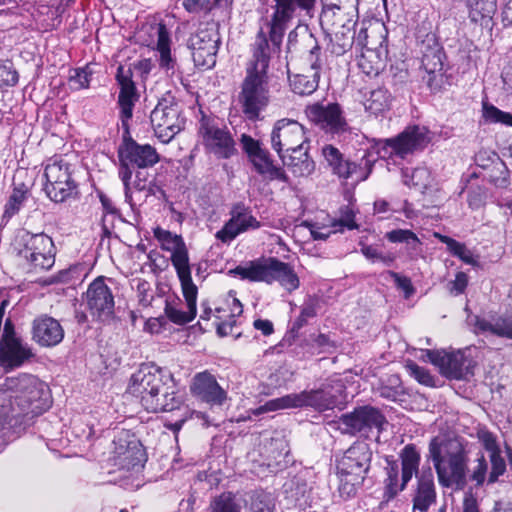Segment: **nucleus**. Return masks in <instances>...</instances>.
<instances>
[{"instance_id": "nucleus-1", "label": "nucleus", "mask_w": 512, "mask_h": 512, "mask_svg": "<svg viewBox=\"0 0 512 512\" xmlns=\"http://www.w3.org/2000/svg\"><path fill=\"white\" fill-rule=\"evenodd\" d=\"M273 14L267 22L268 33L260 29L253 44L252 60L247 68L267 70L270 62L271 50L280 51L288 24L294 17L297 8L304 10L312 16L316 0H274Z\"/></svg>"}, {"instance_id": "nucleus-2", "label": "nucleus", "mask_w": 512, "mask_h": 512, "mask_svg": "<svg viewBox=\"0 0 512 512\" xmlns=\"http://www.w3.org/2000/svg\"><path fill=\"white\" fill-rule=\"evenodd\" d=\"M439 483L444 487L464 486L466 483L467 454L457 439L439 440L434 437L429 444Z\"/></svg>"}, {"instance_id": "nucleus-3", "label": "nucleus", "mask_w": 512, "mask_h": 512, "mask_svg": "<svg viewBox=\"0 0 512 512\" xmlns=\"http://www.w3.org/2000/svg\"><path fill=\"white\" fill-rule=\"evenodd\" d=\"M372 450L366 442L357 441L336 461L338 491L343 498L354 496L370 470Z\"/></svg>"}, {"instance_id": "nucleus-4", "label": "nucleus", "mask_w": 512, "mask_h": 512, "mask_svg": "<svg viewBox=\"0 0 512 512\" xmlns=\"http://www.w3.org/2000/svg\"><path fill=\"white\" fill-rule=\"evenodd\" d=\"M5 386L13 392L18 417L23 415L33 418L50 407L49 387L34 375L21 374L18 377L7 378Z\"/></svg>"}, {"instance_id": "nucleus-5", "label": "nucleus", "mask_w": 512, "mask_h": 512, "mask_svg": "<svg viewBox=\"0 0 512 512\" xmlns=\"http://www.w3.org/2000/svg\"><path fill=\"white\" fill-rule=\"evenodd\" d=\"M228 274L250 282H278L289 293L300 285L299 277L292 266L275 257L249 261L245 266L239 265L229 270Z\"/></svg>"}, {"instance_id": "nucleus-6", "label": "nucleus", "mask_w": 512, "mask_h": 512, "mask_svg": "<svg viewBox=\"0 0 512 512\" xmlns=\"http://www.w3.org/2000/svg\"><path fill=\"white\" fill-rule=\"evenodd\" d=\"M118 176L124 186L125 201L131 204V178L137 168H151L160 160L156 149L149 144H139L126 131L118 147Z\"/></svg>"}, {"instance_id": "nucleus-7", "label": "nucleus", "mask_w": 512, "mask_h": 512, "mask_svg": "<svg viewBox=\"0 0 512 512\" xmlns=\"http://www.w3.org/2000/svg\"><path fill=\"white\" fill-rule=\"evenodd\" d=\"M113 443L114 450L110 460L115 467L114 472H119L123 479H129L140 473L147 460L140 440L128 431H121L114 438Z\"/></svg>"}, {"instance_id": "nucleus-8", "label": "nucleus", "mask_w": 512, "mask_h": 512, "mask_svg": "<svg viewBox=\"0 0 512 512\" xmlns=\"http://www.w3.org/2000/svg\"><path fill=\"white\" fill-rule=\"evenodd\" d=\"M267 70L246 68V76L241 84L239 101L244 114L249 120L259 118L271 98Z\"/></svg>"}, {"instance_id": "nucleus-9", "label": "nucleus", "mask_w": 512, "mask_h": 512, "mask_svg": "<svg viewBox=\"0 0 512 512\" xmlns=\"http://www.w3.org/2000/svg\"><path fill=\"white\" fill-rule=\"evenodd\" d=\"M15 249L35 270H48L55 263L54 243L45 233L22 230L15 238Z\"/></svg>"}, {"instance_id": "nucleus-10", "label": "nucleus", "mask_w": 512, "mask_h": 512, "mask_svg": "<svg viewBox=\"0 0 512 512\" xmlns=\"http://www.w3.org/2000/svg\"><path fill=\"white\" fill-rule=\"evenodd\" d=\"M300 49L303 53H307L306 59L311 71L308 74L289 75V83L294 93L304 96L312 94L318 88L323 64L319 42L307 28L304 29L300 39Z\"/></svg>"}, {"instance_id": "nucleus-11", "label": "nucleus", "mask_w": 512, "mask_h": 512, "mask_svg": "<svg viewBox=\"0 0 512 512\" xmlns=\"http://www.w3.org/2000/svg\"><path fill=\"white\" fill-rule=\"evenodd\" d=\"M155 136L162 143H169L185 126L182 110L171 94L161 98L150 115Z\"/></svg>"}, {"instance_id": "nucleus-12", "label": "nucleus", "mask_w": 512, "mask_h": 512, "mask_svg": "<svg viewBox=\"0 0 512 512\" xmlns=\"http://www.w3.org/2000/svg\"><path fill=\"white\" fill-rule=\"evenodd\" d=\"M163 381H171V375L154 364H142L131 376L128 392L140 400L144 408L158 407L153 393L162 388Z\"/></svg>"}, {"instance_id": "nucleus-13", "label": "nucleus", "mask_w": 512, "mask_h": 512, "mask_svg": "<svg viewBox=\"0 0 512 512\" xmlns=\"http://www.w3.org/2000/svg\"><path fill=\"white\" fill-rule=\"evenodd\" d=\"M430 141L428 130L418 125L409 126L395 137L383 140L379 144L378 154L385 157L406 158L422 150Z\"/></svg>"}, {"instance_id": "nucleus-14", "label": "nucleus", "mask_w": 512, "mask_h": 512, "mask_svg": "<svg viewBox=\"0 0 512 512\" xmlns=\"http://www.w3.org/2000/svg\"><path fill=\"white\" fill-rule=\"evenodd\" d=\"M424 353L446 378L468 380L474 375L476 362L465 351L424 350Z\"/></svg>"}, {"instance_id": "nucleus-15", "label": "nucleus", "mask_w": 512, "mask_h": 512, "mask_svg": "<svg viewBox=\"0 0 512 512\" xmlns=\"http://www.w3.org/2000/svg\"><path fill=\"white\" fill-rule=\"evenodd\" d=\"M198 134L205 149L219 159H228L237 152L231 133L225 127L219 126L214 118L203 116Z\"/></svg>"}, {"instance_id": "nucleus-16", "label": "nucleus", "mask_w": 512, "mask_h": 512, "mask_svg": "<svg viewBox=\"0 0 512 512\" xmlns=\"http://www.w3.org/2000/svg\"><path fill=\"white\" fill-rule=\"evenodd\" d=\"M220 36L217 29L211 25L200 27L188 40L194 64L204 70L211 69L216 64Z\"/></svg>"}, {"instance_id": "nucleus-17", "label": "nucleus", "mask_w": 512, "mask_h": 512, "mask_svg": "<svg viewBox=\"0 0 512 512\" xmlns=\"http://www.w3.org/2000/svg\"><path fill=\"white\" fill-rule=\"evenodd\" d=\"M385 422L386 419L381 411L369 405L357 407L339 418L342 432L350 435L368 436L373 429L382 430Z\"/></svg>"}, {"instance_id": "nucleus-18", "label": "nucleus", "mask_w": 512, "mask_h": 512, "mask_svg": "<svg viewBox=\"0 0 512 512\" xmlns=\"http://www.w3.org/2000/svg\"><path fill=\"white\" fill-rule=\"evenodd\" d=\"M308 119L320 130L331 135H340L349 130V125L338 103L320 102L308 105L305 109Z\"/></svg>"}, {"instance_id": "nucleus-19", "label": "nucleus", "mask_w": 512, "mask_h": 512, "mask_svg": "<svg viewBox=\"0 0 512 512\" xmlns=\"http://www.w3.org/2000/svg\"><path fill=\"white\" fill-rule=\"evenodd\" d=\"M242 149L247 154L256 172L270 179H277L287 182L288 178L284 170L276 167L270 157L268 150L262 147L260 141L247 134H242L240 139Z\"/></svg>"}, {"instance_id": "nucleus-20", "label": "nucleus", "mask_w": 512, "mask_h": 512, "mask_svg": "<svg viewBox=\"0 0 512 512\" xmlns=\"http://www.w3.org/2000/svg\"><path fill=\"white\" fill-rule=\"evenodd\" d=\"M307 144L304 127L295 120H278L271 133V146L279 157Z\"/></svg>"}, {"instance_id": "nucleus-21", "label": "nucleus", "mask_w": 512, "mask_h": 512, "mask_svg": "<svg viewBox=\"0 0 512 512\" xmlns=\"http://www.w3.org/2000/svg\"><path fill=\"white\" fill-rule=\"evenodd\" d=\"M153 235L162 250L171 252V262L178 278L191 277L188 249L182 236L161 227L154 228Z\"/></svg>"}, {"instance_id": "nucleus-22", "label": "nucleus", "mask_w": 512, "mask_h": 512, "mask_svg": "<svg viewBox=\"0 0 512 512\" xmlns=\"http://www.w3.org/2000/svg\"><path fill=\"white\" fill-rule=\"evenodd\" d=\"M86 301L91 315L98 321L109 323L114 317V296L103 277L96 278L88 287Z\"/></svg>"}, {"instance_id": "nucleus-23", "label": "nucleus", "mask_w": 512, "mask_h": 512, "mask_svg": "<svg viewBox=\"0 0 512 512\" xmlns=\"http://www.w3.org/2000/svg\"><path fill=\"white\" fill-rule=\"evenodd\" d=\"M284 402L289 408L310 407L318 412L331 410L340 404L339 396L332 388L304 390L300 393L284 396Z\"/></svg>"}, {"instance_id": "nucleus-24", "label": "nucleus", "mask_w": 512, "mask_h": 512, "mask_svg": "<svg viewBox=\"0 0 512 512\" xmlns=\"http://www.w3.org/2000/svg\"><path fill=\"white\" fill-rule=\"evenodd\" d=\"M32 356L31 349L15 336L11 321L6 320L4 333L0 339V366L13 369L21 366Z\"/></svg>"}, {"instance_id": "nucleus-25", "label": "nucleus", "mask_w": 512, "mask_h": 512, "mask_svg": "<svg viewBox=\"0 0 512 512\" xmlns=\"http://www.w3.org/2000/svg\"><path fill=\"white\" fill-rule=\"evenodd\" d=\"M231 218L217 231L215 237L223 243H230L239 234L249 229L260 228V222L250 214L249 209L241 202L236 203L231 212Z\"/></svg>"}, {"instance_id": "nucleus-26", "label": "nucleus", "mask_w": 512, "mask_h": 512, "mask_svg": "<svg viewBox=\"0 0 512 512\" xmlns=\"http://www.w3.org/2000/svg\"><path fill=\"white\" fill-rule=\"evenodd\" d=\"M158 390L159 391L156 393H153L154 398L158 400V407L145 409L149 412L155 413L170 412L174 410L181 411V418L168 426L173 432H178L190 417V411L187 406L183 405L182 398L176 395L172 377L171 381H163L162 388H159Z\"/></svg>"}, {"instance_id": "nucleus-27", "label": "nucleus", "mask_w": 512, "mask_h": 512, "mask_svg": "<svg viewBox=\"0 0 512 512\" xmlns=\"http://www.w3.org/2000/svg\"><path fill=\"white\" fill-rule=\"evenodd\" d=\"M116 80L120 86L118 104L120 106V117L122 126L129 134L128 121L132 118L134 103L138 98L136 86L132 81V72L123 66L117 68Z\"/></svg>"}, {"instance_id": "nucleus-28", "label": "nucleus", "mask_w": 512, "mask_h": 512, "mask_svg": "<svg viewBox=\"0 0 512 512\" xmlns=\"http://www.w3.org/2000/svg\"><path fill=\"white\" fill-rule=\"evenodd\" d=\"M179 280L188 311L184 312L178 309L173 303L166 301L165 314L171 322L177 325H184L191 322L196 317L197 287L193 283L192 277L179 278Z\"/></svg>"}, {"instance_id": "nucleus-29", "label": "nucleus", "mask_w": 512, "mask_h": 512, "mask_svg": "<svg viewBox=\"0 0 512 512\" xmlns=\"http://www.w3.org/2000/svg\"><path fill=\"white\" fill-rule=\"evenodd\" d=\"M32 338L42 347H53L64 338V330L58 320L41 315L32 323Z\"/></svg>"}, {"instance_id": "nucleus-30", "label": "nucleus", "mask_w": 512, "mask_h": 512, "mask_svg": "<svg viewBox=\"0 0 512 512\" xmlns=\"http://www.w3.org/2000/svg\"><path fill=\"white\" fill-rule=\"evenodd\" d=\"M191 392L210 404L222 405L226 400V392L218 384L216 378L208 372L198 373L194 376Z\"/></svg>"}, {"instance_id": "nucleus-31", "label": "nucleus", "mask_w": 512, "mask_h": 512, "mask_svg": "<svg viewBox=\"0 0 512 512\" xmlns=\"http://www.w3.org/2000/svg\"><path fill=\"white\" fill-rule=\"evenodd\" d=\"M478 439L484 448L490 452L491 471L488 475V483H495L499 476L503 475L506 471V462L500 454V449L497 445L495 436L487 430H479Z\"/></svg>"}, {"instance_id": "nucleus-32", "label": "nucleus", "mask_w": 512, "mask_h": 512, "mask_svg": "<svg viewBox=\"0 0 512 512\" xmlns=\"http://www.w3.org/2000/svg\"><path fill=\"white\" fill-rule=\"evenodd\" d=\"M283 164L297 177L309 176L315 169V163L308 154V145H303L280 156Z\"/></svg>"}, {"instance_id": "nucleus-33", "label": "nucleus", "mask_w": 512, "mask_h": 512, "mask_svg": "<svg viewBox=\"0 0 512 512\" xmlns=\"http://www.w3.org/2000/svg\"><path fill=\"white\" fill-rule=\"evenodd\" d=\"M418 478L417 489L413 497V508L426 512L436 500L434 476L430 468L423 471Z\"/></svg>"}, {"instance_id": "nucleus-34", "label": "nucleus", "mask_w": 512, "mask_h": 512, "mask_svg": "<svg viewBox=\"0 0 512 512\" xmlns=\"http://www.w3.org/2000/svg\"><path fill=\"white\" fill-rule=\"evenodd\" d=\"M356 22L353 19H347L345 23L333 28L330 31L334 34L330 37L331 52L335 55H343L353 46L355 39L354 26Z\"/></svg>"}, {"instance_id": "nucleus-35", "label": "nucleus", "mask_w": 512, "mask_h": 512, "mask_svg": "<svg viewBox=\"0 0 512 512\" xmlns=\"http://www.w3.org/2000/svg\"><path fill=\"white\" fill-rule=\"evenodd\" d=\"M496 11L497 0H475L470 7L469 18L472 22L491 29Z\"/></svg>"}, {"instance_id": "nucleus-36", "label": "nucleus", "mask_w": 512, "mask_h": 512, "mask_svg": "<svg viewBox=\"0 0 512 512\" xmlns=\"http://www.w3.org/2000/svg\"><path fill=\"white\" fill-rule=\"evenodd\" d=\"M475 328L481 332H490L499 337L512 339V314L500 316L493 323L486 319L475 317Z\"/></svg>"}, {"instance_id": "nucleus-37", "label": "nucleus", "mask_w": 512, "mask_h": 512, "mask_svg": "<svg viewBox=\"0 0 512 512\" xmlns=\"http://www.w3.org/2000/svg\"><path fill=\"white\" fill-rule=\"evenodd\" d=\"M369 38L370 36H366V43L364 44L365 51L362 57L364 61L372 63L371 69L366 71V73L378 75L386 65L388 50L387 47L383 45V41H381L377 47H374Z\"/></svg>"}, {"instance_id": "nucleus-38", "label": "nucleus", "mask_w": 512, "mask_h": 512, "mask_svg": "<svg viewBox=\"0 0 512 512\" xmlns=\"http://www.w3.org/2000/svg\"><path fill=\"white\" fill-rule=\"evenodd\" d=\"M402 474L401 488H406L414 473L418 472L420 463V454L413 444L406 445L400 454Z\"/></svg>"}, {"instance_id": "nucleus-39", "label": "nucleus", "mask_w": 512, "mask_h": 512, "mask_svg": "<svg viewBox=\"0 0 512 512\" xmlns=\"http://www.w3.org/2000/svg\"><path fill=\"white\" fill-rule=\"evenodd\" d=\"M431 40L432 45L423 43L421 48V66L429 75L441 72L443 69V52L434 38Z\"/></svg>"}, {"instance_id": "nucleus-40", "label": "nucleus", "mask_w": 512, "mask_h": 512, "mask_svg": "<svg viewBox=\"0 0 512 512\" xmlns=\"http://www.w3.org/2000/svg\"><path fill=\"white\" fill-rule=\"evenodd\" d=\"M401 174L402 181L406 186L418 189L422 193L431 186L433 181L431 172L426 167L402 169Z\"/></svg>"}, {"instance_id": "nucleus-41", "label": "nucleus", "mask_w": 512, "mask_h": 512, "mask_svg": "<svg viewBox=\"0 0 512 512\" xmlns=\"http://www.w3.org/2000/svg\"><path fill=\"white\" fill-rule=\"evenodd\" d=\"M322 12L320 15V23L321 26H327L329 30L333 28H338V26L342 25L346 22L347 19H352L348 17V13H345L343 8L335 3H328L327 0H322Z\"/></svg>"}, {"instance_id": "nucleus-42", "label": "nucleus", "mask_w": 512, "mask_h": 512, "mask_svg": "<svg viewBox=\"0 0 512 512\" xmlns=\"http://www.w3.org/2000/svg\"><path fill=\"white\" fill-rule=\"evenodd\" d=\"M45 192L47 196L56 203H62L68 199H75L79 194L78 184L73 178L55 185H45Z\"/></svg>"}, {"instance_id": "nucleus-43", "label": "nucleus", "mask_w": 512, "mask_h": 512, "mask_svg": "<svg viewBox=\"0 0 512 512\" xmlns=\"http://www.w3.org/2000/svg\"><path fill=\"white\" fill-rule=\"evenodd\" d=\"M386 478L384 480V497L387 500H391L397 496L400 491L405 488H401V484H398L399 466L396 460L391 457H386Z\"/></svg>"}, {"instance_id": "nucleus-44", "label": "nucleus", "mask_w": 512, "mask_h": 512, "mask_svg": "<svg viewBox=\"0 0 512 512\" xmlns=\"http://www.w3.org/2000/svg\"><path fill=\"white\" fill-rule=\"evenodd\" d=\"M392 96L385 88L379 87L370 92L365 101V109L373 115L381 114L390 109Z\"/></svg>"}, {"instance_id": "nucleus-45", "label": "nucleus", "mask_w": 512, "mask_h": 512, "mask_svg": "<svg viewBox=\"0 0 512 512\" xmlns=\"http://www.w3.org/2000/svg\"><path fill=\"white\" fill-rule=\"evenodd\" d=\"M46 185H55L72 179L71 165L63 160H54L48 163L44 172Z\"/></svg>"}, {"instance_id": "nucleus-46", "label": "nucleus", "mask_w": 512, "mask_h": 512, "mask_svg": "<svg viewBox=\"0 0 512 512\" xmlns=\"http://www.w3.org/2000/svg\"><path fill=\"white\" fill-rule=\"evenodd\" d=\"M210 512H241V505L233 493L224 492L213 499Z\"/></svg>"}, {"instance_id": "nucleus-47", "label": "nucleus", "mask_w": 512, "mask_h": 512, "mask_svg": "<svg viewBox=\"0 0 512 512\" xmlns=\"http://www.w3.org/2000/svg\"><path fill=\"white\" fill-rule=\"evenodd\" d=\"M149 168H137L134 170V180H131V190L147 192V195L154 194V180L148 171Z\"/></svg>"}, {"instance_id": "nucleus-48", "label": "nucleus", "mask_w": 512, "mask_h": 512, "mask_svg": "<svg viewBox=\"0 0 512 512\" xmlns=\"http://www.w3.org/2000/svg\"><path fill=\"white\" fill-rule=\"evenodd\" d=\"M268 452L270 453L269 457L274 460L276 467L281 468L287 465L288 461L286 458L289 456V448L285 440L271 439ZM268 466L271 467L273 464L269 462Z\"/></svg>"}, {"instance_id": "nucleus-49", "label": "nucleus", "mask_w": 512, "mask_h": 512, "mask_svg": "<svg viewBox=\"0 0 512 512\" xmlns=\"http://www.w3.org/2000/svg\"><path fill=\"white\" fill-rule=\"evenodd\" d=\"M482 115L488 123H501L506 126H512V114L505 112L488 102L482 103Z\"/></svg>"}, {"instance_id": "nucleus-50", "label": "nucleus", "mask_w": 512, "mask_h": 512, "mask_svg": "<svg viewBox=\"0 0 512 512\" xmlns=\"http://www.w3.org/2000/svg\"><path fill=\"white\" fill-rule=\"evenodd\" d=\"M33 185V179L29 176L28 171L26 169H18L13 176L11 192L23 193L24 196L31 198Z\"/></svg>"}, {"instance_id": "nucleus-51", "label": "nucleus", "mask_w": 512, "mask_h": 512, "mask_svg": "<svg viewBox=\"0 0 512 512\" xmlns=\"http://www.w3.org/2000/svg\"><path fill=\"white\" fill-rule=\"evenodd\" d=\"M29 199L30 198L24 196L23 193L11 192L4 205L2 218L9 220L13 216L17 215Z\"/></svg>"}, {"instance_id": "nucleus-52", "label": "nucleus", "mask_w": 512, "mask_h": 512, "mask_svg": "<svg viewBox=\"0 0 512 512\" xmlns=\"http://www.w3.org/2000/svg\"><path fill=\"white\" fill-rule=\"evenodd\" d=\"M380 396L388 400L396 401L404 393L401 380L397 375H391L387 379V384L379 389Z\"/></svg>"}, {"instance_id": "nucleus-53", "label": "nucleus", "mask_w": 512, "mask_h": 512, "mask_svg": "<svg viewBox=\"0 0 512 512\" xmlns=\"http://www.w3.org/2000/svg\"><path fill=\"white\" fill-rule=\"evenodd\" d=\"M386 238L392 243H406L414 250L420 246L418 237L410 230H392L386 234Z\"/></svg>"}, {"instance_id": "nucleus-54", "label": "nucleus", "mask_w": 512, "mask_h": 512, "mask_svg": "<svg viewBox=\"0 0 512 512\" xmlns=\"http://www.w3.org/2000/svg\"><path fill=\"white\" fill-rule=\"evenodd\" d=\"M406 369L410 376L414 377L420 384L434 386V378L426 368L419 366L413 361H408Z\"/></svg>"}, {"instance_id": "nucleus-55", "label": "nucleus", "mask_w": 512, "mask_h": 512, "mask_svg": "<svg viewBox=\"0 0 512 512\" xmlns=\"http://www.w3.org/2000/svg\"><path fill=\"white\" fill-rule=\"evenodd\" d=\"M5 388L0 387V413L12 417H18L17 408L15 406L13 392L4 385Z\"/></svg>"}, {"instance_id": "nucleus-56", "label": "nucleus", "mask_w": 512, "mask_h": 512, "mask_svg": "<svg viewBox=\"0 0 512 512\" xmlns=\"http://www.w3.org/2000/svg\"><path fill=\"white\" fill-rule=\"evenodd\" d=\"M18 82V73L12 62L0 63V87L14 86Z\"/></svg>"}, {"instance_id": "nucleus-57", "label": "nucleus", "mask_w": 512, "mask_h": 512, "mask_svg": "<svg viewBox=\"0 0 512 512\" xmlns=\"http://www.w3.org/2000/svg\"><path fill=\"white\" fill-rule=\"evenodd\" d=\"M362 254L371 261H381L386 266H390L394 260L395 256L393 254H383L376 247L371 245H365L361 248Z\"/></svg>"}, {"instance_id": "nucleus-58", "label": "nucleus", "mask_w": 512, "mask_h": 512, "mask_svg": "<svg viewBox=\"0 0 512 512\" xmlns=\"http://www.w3.org/2000/svg\"><path fill=\"white\" fill-rule=\"evenodd\" d=\"M289 408L288 405H286V402H284V396L276 399H272L268 402H266L264 405L259 406L255 409H250L247 411L248 418H251V415L259 416L261 414H264L266 412L270 411H276L279 409H287Z\"/></svg>"}, {"instance_id": "nucleus-59", "label": "nucleus", "mask_w": 512, "mask_h": 512, "mask_svg": "<svg viewBox=\"0 0 512 512\" xmlns=\"http://www.w3.org/2000/svg\"><path fill=\"white\" fill-rule=\"evenodd\" d=\"M78 271L79 268L77 266H70L67 269L60 270L57 274L50 276L45 280V284L69 283L78 276Z\"/></svg>"}, {"instance_id": "nucleus-60", "label": "nucleus", "mask_w": 512, "mask_h": 512, "mask_svg": "<svg viewBox=\"0 0 512 512\" xmlns=\"http://www.w3.org/2000/svg\"><path fill=\"white\" fill-rule=\"evenodd\" d=\"M477 465L474 467L471 479L476 482L477 486H481L487 475L488 465L483 454H480L476 459Z\"/></svg>"}, {"instance_id": "nucleus-61", "label": "nucleus", "mask_w": 512, "mask_h": 512, "mask_svg": "<svg viewBox=\"0 0 512 512\" xmlns=\"http://www.w3.org/2000/svg\"><path fill=\"white\" fill-rule=\"evenodd\" d=\"M69 82L71 88L80 90L89 87L90 74L85 69H76L74 74L70 76Z\"/></svg>"}, {"instance_id": "nucleus-62", "label": "nucleus", "mask_w": 512, "mask_h": 512, "mask_svg": "<svg viewBox=\"0 0 512 512\" xmlns=\"http://www.w3.org/2000/svg\"><path fill=\"white\" fill-rule=\"evenodd\" d=\"M322 155L331 167L332 171H334V168L344 160L343 154L332 145H325L322 148Z\"/></svg>"}, {"instance_id": "nucleus-63", "label": "nucleus", "mask_w": 512, "mask_h": 512, "mask_svg": "<svg viewBox=\"0 0 512 512\" xmlns=\"http://www.w3.org/2000/svg\"><path fill=\"white\" fill-rule=\"evenodd\" d=\"M357 168L358 166L354 162L344 159L334 168L333 173L341 179H348L356 173Z\"/></svg>"}, {"instance_id": "nucleus-64", "label": "nucleus", "mask_w": 512, "mask_h": 512, "mask_svg": "<svg viewBox=\"0 0 512 512\" xmlns=\"http://www.w3.org/2000/svg\"><path fill=\"white\" fill-rule=\"evenodd\" d=\"M250 512H273L268 498L264 495H254L251 498Z\"/></svg>"}]
</instances>
